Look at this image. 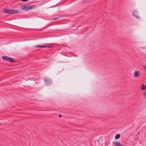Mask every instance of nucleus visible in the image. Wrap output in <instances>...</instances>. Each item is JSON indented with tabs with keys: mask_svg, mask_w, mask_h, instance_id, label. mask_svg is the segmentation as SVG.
Here are the masks:
<instances>
[{
	"mask_svg": "<svg viewBox=\"0 0 146 146\" xmlns=\"http://www.w3.org/2000/svg\"><path fill=\"white\" fill-rule=\"evenodd\" d=\"M36 6L35 5L32 6H28L27 5H24L21 6L20 8L24 10L27 11L33 9H35Z\"/></svg>",
	"mask_w": 146,
	"mask_h": 146,
	"instance_id": "obj_1",
	"label": "nucleus"
},
{
	"mask_svg": "<svg viewBox=\"0 0 146 146\" xmlns=\"http://www.w3.org/2000/svg\"><path fill=\"white\" fill-rule=\"evenodd\" d=\"M3 12L5 13L11 14L17 13L19 11L17 10H14L13 9H5L3 10Z\"/></svg>",
	"mask_w": 146,
	"mask_h": 146,
	"instance_id": "obj_2",
	"label": "nucleus"
},
{
	"mask_svg": "<svg viewBox=\"0 0 146 146\" xmlns=\"http://www.w3.org/2000/svg\"><path fill=\"white\" fill-rule=\"evenodd\" d=\"M44 80L47 85H50L52 83V81L50 79L45 78L44 79Z\"/></svg>",
	"mask_w": 146,
	"mask_h": 146,
	"instance_id": "obj_3",
	"label": "nucleus"
},
{
	"mask_svg": "<svg viewBox=\"0 0 146 146\" xmlns=\"http://www.w3.org/2000/svg\"><path fill=\"white\" fill-rule=\"evenodd\" d=\"M140 75V72L138 71H136L134 72V77L135 78H137L139 77Z\"/></svg>",
	"mask_w": 146,
	"mask_h": 146,
	"instance_id": "obj_4",
	"label": "nucleus"
},
{
	"mask_svg": "<svg viewBox=\"0 0 146 146\" xmlns=\"http://www.w3.org/2000/svg\"><path fill=\"white\" fill-rule=\"evenodd\" d=\"M113 143L115 146H123L119 142L117 141H114Z\"/></svg>",
	"mask_w": 146,
	"mask_h": 146,
	"instance_id": "obj_5",
	"label": "nucleus"
},
{
	"mask_svg": "<svg viewBox=\"0 0 146 146\" xmlns=\"http://www.w3.org/2000/svg\"><path fill=\"white\" fill-rule=\"evenodd\" d=\"M133 15L136 17V18H138V19H140V17L138 16V13L136 11H134L133 13Z\"/></svg>",
	"mask_w": 146,
	"mask_h": 146,
	"instance_id": "obj_6",
	"label": "nucleus"
},
{
	"mask_svg": "<svg viewBox=\"0 0 146 146\" xmlns=\"http://www.w3.org/2000/svg\"><path fill=\"white\" fill-rule=\"evenodd\" d=\"M2 58L3 60L7 61L8 60L9 57L7 56H4L2 57Z\"/></svg>",
	"mask_w": 146,
	"mask_h": 146,
	"instance_id": "obj_7",
	"label": "nucleus"
},
{
	"mask_svg": "<svg viewBox=\"0 0 146 146\" xmlns=\"http://www.w3.org/2000/svg\"><path fill=\"white\" fill-rule=\"evenodd\" d=\"M8 60L10 62H13L15 61V60L13 59V58L9 57Z\"/></svg>",
	"mask_w": 146,
	"mask_h": 146,
	"instance_id": "obj_8",
	"label": "nucleus"
},
{
	"mask_svg": "<svg viewBox=\"0 0 146 146\" xmlns=\"http://www.w3.org/2000/svg\"><path fill=\"white\" fill-rule=\"evenodd\" d=\"M141 89L143 90H145L146 89V86L143 84H142L141 86Z\"/></svg>",
	"mask_w": 146,
	"mask_h": 146,
	"instance_id": "obj_9",
	"label": "nucleus"
},
{
	"mask_svg": "<svg viewBox=\"0 0 146 146\" xmlns=\"http://www.w3.org/2000/svg\"><path fill=\"white\" fill-rule=\"evenodd\" d=\"M35 47H46V46L45 45H37L35 46Z\"/></svg>",
	"mask_w": 146,
	"mask_h": 146,
	"instance_id": "obj_10",
	"label": "nucleus"
},
{
	"mask_svg": "<svg viewBox=\"0 0 146 146\" xmlns=\"http://www.w3.org/2000/svg\"><path fill=\"white\" fill-rule=\"evenodd\" d=\"M120 137V135L119 134H118L115 135V138L116 139H119Z\"/></svg>",
	"mask_w": 146,
	"mask_h": 146,
	"instance_id": "obj_11",
	"label": "nucleus"
},
{
	"mask_svg": "<svg viewBox=\"0 0 146 146\" xmlns=\"http://www.w3.org/2000/svg\"><path fill=\"white\" fill-rule=\"evenodd\" d=\"M143 95L145 98L146 99V92H145L143 93Z\"/></svg>",
	"mask_w": 146,
	"mask_h": 146,
	"instance_id": "obj_12",
	"label": "nucleus"
},
{
	"mask_svg": "<svg viewBox=\"0 0 146 146\" xmlns=\"http://www.w3.org/2000/svg\"><path fill=\"white\" fill-rule=\"evenodd\" d=\"M46 46V47H48V48H50L52 46V45H45Z\"/></svg>",
	"mask_w": 146,
	"mask_h": 146,
	"instance_id": "obj_13",
	"label": "nucleus"
},
{
	"mask_svg": "<svg viewBox=\"0 0 146 146\" xmlns=\"http://www.w3.org/2000/svg\"><path fill=\"white\" fill-rule=\"evenodd\" d=\"M60 18V17H56V18H53L52 19L54 20V19H57Z\"/></svg>",
	"mask_w": 146,
	"mask_h": 146,
	"instance_id": "obj_14",
	"label": "nucleus"
},
{
	"mask_svg": "<svg viewBox=\"0 0 146 146\" xmlns=\"http://www.w3.org/2000/svg\"><path fill=\"white\" fill-rule=\"evenodd\" d=\"M23 1H27L28 0H21Z\"/></svg>",
	"mask_w": 146,
	"mask_h": 146,
	"instance_id": "obj_15",
	"label": "nucleus"
},
{
	"mask_svg": "<svg viewBox=\"0 0 146 146\" xmlns=\"http://www.w3.org/2000/svg\"><path fill=\"white\" fill-rule=\"evenodd\" d=\"M143 67L146 69V65H144L143 66Z\"/></svg>",
	"mask_w": 146,
	"mask_h": 146,
	"instance_id": "obj_16",
	"label": "nucleus"
},
{
	"mask_svg": "<svg viewBox=\"0 0 146 146\" xmlns=\"http://www.w3.org/2000/svg\"><path fill=\"white\" fill-rule=\"evenodd\" d=\"M59 117H60L61 116V115H60V114H59Z\"/></svg>",
	"mask_w": 146,
	"mask_h": 146,
	"instance_id": "obj_17",
	"label": "nucleus"
},
{
	"mask_svg": "<svg viewBox=\"0 0 146 146\" xmlns=\"http://www.w3.org/2000/svg\"><path fill=\"white\" fill-rule=\"evenodd\" d=\"M83 2H84L85 1H83Z\"/></svg>",
	"mask_w": 146,
	"mask_h": 146,
	"instance_id": "obj_18",
	"label": "nucleus"
}]
</instances>
